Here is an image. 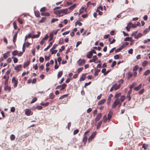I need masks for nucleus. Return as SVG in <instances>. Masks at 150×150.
<instances>
[{"mask_svg": "<svg viewBox=\"0 0 150 150\" xmlns=\"http://www.w3.org/2000/svg\"><path fill=\"white\" fill-rule=\"evenodd\" d=\"M120 100L119 99H117L114 102L112 106V108H115L118 105L120 104Z\"/></svg>", "mask_w": 150, "mask_h": 150, "instance_id": "nucleus-1", "label": "nucleus"}, {"mask_svg": "<svg viewBox=\"0 0 150 150\" xmlns=\"http://www.w3.org/2000/svg\"><path fill=\"white\" fill-rule=\"evenodd\" d=\"M67 85L66 83H64L62 85H59L56 88V89H59L60 91L64 90L67 86Z\"/></svg>", "mask_w": 150, "mask_h": 150, "instance_id": "nucleus-2", "label": "nucleus"}, {"mask_svg": "<svg viewBox=\"0 0 150 150\" xmlns=\"http://www.w3.org/2000/svg\"><path fill=\"white\" fill-rule=\"evenodd\" d=\"M12 82L13 83V86L14 87H16L18 85V80L16 79L15 77H13L12 79Z\"/></svg>", "mask_w": 150, "mask_h": 150, "instance_id": "nucleus-3", "label": "nucleus"}, {"mask_svg": "<svg viewBox=\"0 0 150 150\" xmlns=\"http://www.w3.org/2000/svg\"><path fill=\"white\" fill-rule=\"evenodd\" d=\"M78 65L79 66H83L86 63V60L84 59H79L78 61Z\"/></svg>", "mask_w": 150, "mask_h": 150, "instance_id": "nucleus-4", "label": "nucleus"}, {"mask_svg": "<svg viewBox=\"0 0 150 150\" xmlns=\"http://www.w3.org/2000/svg\"><path fill=\"white\" fill-rule=\"evenodd\" d=\"M102 116V114L101 113H98L96 117L95 118V120L96 122H97V121H98L101 118Z\"/></svg>", "mask_w": 150, "mask_h": 150, "instance_id": "nucleus-5", "label": "nucleus"}, {"mask_svg": "<svg viewBox=\"0 0 150 150\" xmlns=\"http://www.w3.org/2000/svg\"><path fill=\"white\" fill-rule=\"evenodd\" d=\"M22 67V66L21 64H19L18 65L15 67L14 69L15 70L18 72L21 70Z\"/></svg>", "mask_w": 150, "mask_h": 150, "instance_id": "nucleus-6", "label": "nucleus"}, {"mask_svg": "<svg viewBox=\"0 0 150 150\" xmlns=\"http://www.w3.org/2000/svg\"><path fill=\"white\" fill-rule=\"evenodd\" d=\"M95 134L93 132L89 137L88 139V141L89 142H90L93 139L95 136Z\"/></svg>", "mask_w": 150, "mask_h": 150, "instance_id": "nucleus-7", "label": "nucleus"}, {"mask_svg": "<svg viewBox=\"0 0 150 150\" xmlns=\"http://www.w3.org/2000/svg\"><path fill=\"white\" fill-rule=\"evenodd\" d=\"M97 59V56L96 55H94L93 57V58L92 59H90L89 62H94L95 63H97V62H96V60Z\"/></svg>", "mask_w": 150, "mask_h": 150, "instance_id": "nucleus-8", "label": "nucleus"}, {"mask_svg": "<svg viewBox=\"0 0 150 150\" xmlns=\"http://www.w3.org/2000/svg\"><path fill=\"white\" fill-rule=\"evenodd\" d=\"M11 89V87L8 86V84L4 85V90L5 91H8L9 92H10Z\"/></svg>", "mask_w": 150, "mask_h": 150, "instance_id": "nucleus-9", "label": "nucleus"}, {"mask_svg": "<svg viewBox=\"0 0 150 150\" xmlns=\"http://www.w3.org/2000/svg\"><path fill=\"white\" fill-rule=\"evenodd\" d=\"M113 86H114V89L115 90H118L121 87V84H119L117 85V83L115 84Z\"/></svg>", "mask_w": 150, "mask_h": 150, "instance_id": "nucleus-10", "label": "nucleus"}, {"mask_svg": "<svg viewBox=\"0 0 150 150\" xmlns=\"http://www.w3.org/2000/svg\"><path fill=\"white\" fill-rule=\"evenodd\" d=\"M10 51H7L6 53L3 54V57L5 59H6L10 56Z\"/></svg>", "mask_w": 150, "mask_h": 150, "instance_id": "nucleus-11", "label": "nucleus"}, {"mask_svg": "<svg viewBox=\"0 0 150 150\" xmlns=\"http://www.w3.org/2000/svg\"><path fill=\"white\" fill-rule=\"evenodd\" d=\"M106 100L105 99H104L101 100L98 103V105H100L103 104L106 101Z\"/></svg>", "mask_w": 150, "mask_h": 150, "instance_id": "nucleus-12", "label": "nucleus"}, {"mask_svg": "<svg viewBox=\"0 0 150 150\" xmlns=\"http://www.w3.org/2000/svg\"><path fill=\"white\" fill-rule=\"evenodd\" d=\"M112 111H111V110H110L109 111V113H108V120H110V119H111V118L112 117Z\"/></svg>", "mask_w": 150, "mask_h": 150, "instance_id": "nucleus-13", "label": "nucleus"}, {"mask_svg": "<svg viewBox=\"0 0 150 150\" xmlns=\"http://www.w3.org/2000/svg\"><path fill=\"white\" fill-rule=\"evenodd\" d=\"M142 84L141 83L138 86L134 88L133 89L135 91H138L141 89L142 88Z\"/></svg>", "mask_w": 150, "mask_h": 150, "instance_id": "nucleus-14", "label": "nucleus"}, {"mask_svg": "<svg viewBox=\"0 0 150 150\" xmlns=\"http://www.w3.org/2000/svg\"><path fill=\"white\" fill-rule=\"evenodd\" d=\"M86 77V74H82L81 77L80 78L79 81H82L84 80Z\"/></svg>", "mask_w": 150, "mask_h": 150, "instance_id": "nucleus-15", "label": "nucleus"}, {"mask_svg": "<svg viewBox=\"0 0 150 150\" xmlns=\"http://www.w3.org/2000/svg\"><path fill=\"white\" fill-rule=\"evenodd\" d=\"M38 33L37 35H34L32 36V38H38L40 35V32L39 31H38L37 32Z\"/></svg>", "mask_w": 150, "mask_h": 150, "instance_id": "nucleus-16", "label": "nucleus"}, {"mask_svg": "<svg viewBox=\"0 0 150 150\" xmlns=\"http://www.w3.org/2000/svg\"><path fill=\"white\" fill-rule=\"evenodd\" d=\"M17 34L18 32H16L14 34L13 36V41L14 43H15L16 41Z\"/></svg>", "mask_w": 150, "mask_h": 150, "instance_id": "nucleus-17", "label": "nucleus"}, {"mask_svg": "<svg viewBox=\"0 0 150 150\" xmlns=\"http://www.w3.org/2000/svg\"><path fill=\"white\" fill-rule=\"evenodd\" d=\"M52 42H50L49 43L47 47L44 49V51H46L47 50L52 46Z\"/></svg>", "mask_w": 150, "mask_h": 150, "instance_id": "nucleus-18", "label": "nucleus"}, {"mask_svg": "<svg viewBox=\"0 0 150 150\" xmlns=\"http://www.w3.org/2000/svg\"><path fill=\"white\" fill-rule=\"evenodd\" d=\"M95 72L94 74V76H96L98 75V73L100 71V70L99 69H95Z\"/></svg>", "mask_w": 150, "mask_h": 150, "instance_id": "nucleus-19", "label": "nucleus"}, {"mask_svg": "<svg viewBox=\"0 0 150 150\" xmlns=\"http://www.w3.org/2000/svg\"><path fill=\"white\" fill-rule=\"evenodd\" d=\"M93 54L90 51L87 54V57L89 59H90L92 58V57Z\"/></svg>", "mask_w": 150, "mask_h": 150, "instance_id": "nucleus-20", "label": "nucleus"}, {"mask_svg": "<svg viewBox=\"0 0 150 150\" xmlns=\"http://www.w3.org/2000/svg\"><path fill=\"white\" fill-rule=\"evenodd\" d=\"M30 62L29 61H28L25 62L23 65V67L24 68H25L27 67L30 64Z\"/></svg>", "mask_w": 150, "mask_h": 150, "instance_id": "nucleus-21", "label": "nucleus"}, {"mask_svg": "<svg viewBox=\"0 0 150 150\" xmlns=\"http://www.w3.org/2000/svg\"><path fill=\"white\" fill-rule=\"evenodd\" d=\"M62 9L57 11L54 12V13L58 15L59 14H62Z\"/></svg>", "mask_w": 150, "mask_h": 150, "instance_id": "nucleus-22", "label": "nucleus"}, {"mask_svg": "<svg viewBox=\"0 0 150 150\" xmlns=\"http://www.w3.org/2000/svg\"><path fill=\"white\" fill-rule=\"evenodd\" d=\"M31 112V110L29 109H27L25 112V114L26 115L29 116L30 115V113Z\"/></svg>", "mask_w": 150, "mask_h": 150, "instance_id": "nucleus-23", "label": "nucleus"}, {"mask_svg": "<svg viewBox=\"0 0 150 150\" xmlns=\"http://www.w3.org/2000/svg\"><path fill=\"white\" fill-rule=\"evenodd\" d=\"M102 120H101V121H99L98 122L97 125V127H96V128L97 129H98L100 127V126L102 124Z\"/></svg>", "mask_w": 150, "mask_h": 150, "instance_id": "nucleus-24", "label": "nucleus"}, {"mask_svg": "<svg viewBox=\"0 0 150 150\" xmlns=\"http://www.w3.org/2000/svg\"><path fill=\"white\" fill-rule=\"evenodd\" d=\"M46 19V18L45 17H43L42 18L41 20H40L39 22V23H42L45 22Z\"/></svg>", "mask_w": 150, "mask_h": 150, "instance_id": "nucleus-25", "label": "nucleus"}, {"mask_svg": "<svg viewBox=\"0 0 150 150\" xmlns=\"http://www.w3.org/2000/svg\"><path fill=\"white\" fill-rule=\"evenodd\" d=\"M150 73V70H147L145 71L143 74V76H147L149 75Z\"/></svg>", "mask_w": 150, "mask_h": 150, "instance_id": "nucleus-26", "label": "nucleus"}, {"mask_svg": "<svg viewBox=\"0 0 150 150\" xmlns=\"http://www.w3.org/2000/svg\"><path fill=\"white\" fill-rule=\"evenodd\" d=\"M34 13L36 17H39L40 16V13L38 11H34Z\"/></svg>", "mask_w": 150, "mask_h": 150, "instance_id": "nucleus-27", "label": "nucleus"}, {"mask_svg": "<svg viewBox=\"0 0 150 150\" xmlns=\"http://www.w3.org/2000/svg\"><path fill=\"white\" fill-rule=\"evenodd\" d=\"M41 14L42 16H49L50 15L48 12L42 13Z\"/></svg>", "mask_w": 150, "mask_h": 150, "instance_id": "nucleus-28", "label": "nucleus"}, {"mask_svg": "<svg viewBox=\"0 0 150 150\" xmlns=\"http://www.w3.org/2000/svg\"><path fill=\"white\" fill-rule=\"evenodd\" d=\"M76 6V4H74L72 6L69 7L68 8L70 10H72Z\"/></svg>", "mask_w": 150, "mask_h": 150, "instance_id": "nucleus-29", "label": "nucleus"}, {"mask_svg": "<svg viewBox=\"0 0 150 150\" xmlns=\"http://www.w3.org/2000/svg\"><path fill=\"white\" fill-rule=\"evenodd\" d=\"M63 72L62 71H59L58 74L57 75V78H59L61 77L62 76V75Z\"/></svg>", "mask_w": 150, "mask_h": 150, "instance_id": "nucleus-30", "label": "nucleus"}, {"mask_svg": "<svg viewBox=\"0 0 150 150\" xmlns=\"http://www.w3.org/2000/svg\"><path fill=\"white\" fill-rule=\"evenodd\" d=\"M139 68V66L138 65L134 66L133 68V71H136Z\"/></svg>", "mask_w": 150, "mask_h": 150, "instance_id": "nucleus-31", "label": "nucleus"}, {"mask_svg": "<svg viewBox=\"0 0 150 150\" xmlns=\"http://www.w3.org/2000/svg\"><path fill=\"white\" fill-rule=\"evenodd\" d=\"M87 137L86 136H84V137L83 139V142H84V144H85L87 141Z\"/></svg>", "mask_w": 150, "mask_h": 150, "instance_id": "nucleus-32", "label": "nucleus"}, {"mask_svg": "<svg viewBox=\"0 0 150 150\" xmlns=\"http://www.w3.org/2000/svg\"><path fill=\"white\" fill-rule=\"evenodd\" d=\"M49 104V103L48 102H47L46 103H40V105L42 106H48Z\"/></svg>", "mask_w": 150, "mask_h": 150, "instance_id": "nucleus-33", "label": "nucleus"}, {"mask_svg": "<svg viewBox=\"0 0 150 150\" xmlns=\"http://www.w3.org/2000/svg\"><path fill=\"white\" fill-rule=\"evenodd\" d=\"M131 27V24H130V23H129L127 26L126 27V29L128 31H130L129 29Z\"/></svg>", "mask_w": 150, "mask_h": 150, "instance_id": "nucleus-34", "label": "nucleus"}, {"mask_svg": "<svg viewBox=\"0 0 150 150\" xmlns=\"http://www.w3.org/2000/svg\"><path fill=\"white\" fill-rule=\"evenodd\" d=\"M142 35V34L140 33H138L137 35H136L135 36V38H139L141 37Z\"/></svg>", "mask_w": 150, "mask_h": 150, "instance_id": "nucleus-35", "label": "nucleus"}, {"mask_svg": "<svg viewBox=\"0 0 150 150\" xmlns=\"http://www.w3.org/2000/svg\"><path fill=\"white\" fill-rule=\"evenodd\" d=\"M148 62L147 61H144L142 63V66L143 67H145L148 64Z\"/></svg>", "mask_w": 150, "mask_h": 150, "instance_id": "nucleus-36", "label": "nucleus"}, {"mask_svg": "<svg viewBox=\"0 0 150 150\" xmlns=\"http://www.w3.org/2000/svg\"><path fill=\"white\" fill-rule=\"evenodd\" d=\"M10 138L11 141H13L15 139V137L14 135L11 134L10 136Z\"/></svg>", "mask_w": 150, "mask_h": 150, "instance_id": "nucleus-37", "label": "nucleus"}, {"mask_svg": "<svg viewBox=\"0 0 150 150\" xmlns=\"http://www.w3.org/2000/svg\"><path fill=\"white\" fill-rule=\"evenodd\" d=\"M83 67H81L79 68L77 70V72L78 74H79L80 73V72L82 71V70L83 69Z\"/></svg>", "mask_w": 150, "mask_h": 150, "instance_id": "nucleus-38", "label": "nucleus"}, {"mask_svg": "<svg viewBox=\"0 0 150 150\" xmlns=\"http://www.w3.org/2000/svg\"><path fill=\"white\" fill-rule=\"evenodd\" d=\"M103 121L104 123L106 122L107 120L108 119V118H107V116L106 115H105L104 116L103 118Z\"/></svg>", "mask_w": 150, "mask_h": 150, "instance_id": "nucleus-39", "label": "nucleus"}, {"mask_svg": "<svg viewBox=\"0 0 150 150\" xmlns=\"http://www.w3.org/2000/svg\"><path fill=\"white\" fill-rule=\"evenodd\" d=\"M136 85V83L135 82L133 83L132 84H131L129 86V88L130 89H131L132 88H133L134 86H135Z\"/></svg>", "mask_w": 150, "mask_h": 150, "instance_id": "nucleus-40", "label": "nucleus"}, {"mask_svg": "<svg viewBox=\"0 0 150 150\" xmlns=\"http://www.w3.org/2000/svg\"><path fill=\"white\" fill-rule=\"evenodd\" d=\"M77 25H78L79 26H81L82 25V23L79 21H77L75 23V26H76Z\"/></svg>", "mask_w": 150, "mask_h": 150, "instance_id": "nucleus-41", "label": "nucleus"}, {"mask_svg": "<svg viewBox=\"0 0 150 150\" xmlns=\"http://www.w3.org/2000/svg\"><path fill=\"white\" fill-rule=\"evenodd\" d=\"M132 76V74L129 72L128 74L127 79H129Z\"/></svg>", "mask_w": 150, "mask_h": 150, "instance_id": "nucleus-42", "label": "nucleus"}, {"mask_svg": "<svg viewBox=\"0 0 150 150\" xmlns=\"http://www.w3.org/2000/svg\"><path fill=\"white\" fill-rule=\"evenodd\" d=\"M84 8V7H81V9L79 10V15L81 14V13L83 12Z\"/></svg>", "mask_w": 150, "mask_h": 150, "instance_id": "nucleus-43", "label": "nucleus"}, {"mask_svg": "<svg viewBox=\"0 0 150 150\" xmlns=\"http://www.w3.org/2000/svg\"><path fill=\"white\" fill-rule=\"evenodd\" d=\"M12 58L13 59V61L14 63H16L18 61V59L16 57H12Z\"/></svg>", "mask_w": 150, "mask_h": 150, "instance_id": "nucleus-44", "label": "nucleus"}, {"mask_svg": "<svg viewBox=\"0 0 150 150\" xmlns=\"http://www.w3.org/2000/svg\"><path fill=\"white\" fill-rule=\"evenodd\" d=\"M68 96V94H65L61 96L59 98V99H62L64 98H66Z\"/></svg>", "mask_w": 150, "mask_h": 150, "instance_id": "nucleus-45", "label": "nucleus"}, {"mask_svg": "<svg viewBox=\"0 0 150 150\" xmlns=\"http://www.w3.org/2000/svg\"><path fill=\"white\" fill-rule=\"evenodd\" d=\"M9 79V76H7V78L5 79L4 81V85L8 84V80Z\"/></svg>", "mask_w": 150, "mask_h": 150, "instance_id": "nucleus-46", "label": "nucleus"}, {"mask_svg": "<svg viewBox=\"0 0 150 150\" xmlns=\"http://www.w3.org/2000/svg\"><path fill=\"white\" fill-rule=\"evenodd\" d=\"M18 22L21 24H22L23 22V20L20 18H18Z\"/></svg>", "mask_w": 150, "mask_h": 150, "instance_id": "nucleus-47", "label": "nucleus"}, {"mask_svg": "<svg viewBox=\"0 0 150 150\" xmlns=\"http://www.w3.org/2000/svg\"><path fill=\"white\" fill-rule=\"evenodd\" d=\"M46 8L45 7H43L40 9V12H44L46 11Z\"/></svg>", "mask_w": 150, "mask_h": 150, "instance_id": "nucleus-48", "label": "nucleus"}, {"mask_svg": "<svg viewBox=\"0 0 150 150\" xmlns=\"http://www.w3.org/2000/svg\"><path fill=\"white\" fill-rule=\"evenodd\" d=\"M37 100V98L36 97L34 98L31 100L30 103H33L35 102Z\"/></svg>", "mask_w": 150, "mask_h": 150, "instance_id": "nucleus-49", "label": "nucleus"}, {"mask_svg": "<svg viewBox=\"0 0 150 150\" xmlns=\"http://www.w3.org/2000/svg\"><path fill=\"white\" fill-rule=\"evenodd\" d=\"M18 54V52L17 50H14L12 52V55L14 56H15L17 55Z\"/></svg>", "mask_w": 150, "mask_h": 150, "instance_id": "nucleus-50", "label": "nucleus"}, {"mask_svg": "<svg viewBox=\"0 0 150 150\" xmlns=\"http://www.w3.org/2000/svg\"><path fill=\"white\" fill-rule=\"evenodd\" d=\"M62 14H66L67 13V9H62Z\"/></svg>", "mask_w": 150, "mask_h": 150, "instance_id": "nucleus-51", "label": "nucleus"}, {"mask_svg": "<svg viewBox=\"0 0 150 150\" xmlns=\"http://www.w3.org/2000/svg\"><path fill=\"white\" fill-rule=\"evenodd\" d=\"M54 97V96L52 93H51L49 95V98L50 99H53Z\"/></svg>", "mask_w": 150, "mask_h": 150, "instance_id": "nucleus-52", "label": "nucleus"}, {"mask_svg": "<svg viewBox=\"0 0 150 150\" xmlns=\"http://www.w3.org/2000/svg\"><path fill=\"white\" fill-rule=\"evenodd\" d=\"M116 62L115 61H114L112 62V64L111 66L112 67H113L115 66L116 65Z\"/></svg>", "mask_w": 150, "mask_h": 150, "instance_id": "nucleus-53", "label": "nucleus"}, {"mask_svg": "<svg viewBox=\"0 0 150 150\" xmlns=\"http://www.w3.org/2000/svg\"><path fill=\"white\" fill-rule=\"evenodd\" d=\"M53 38V34H52V33H51L50 35V38L49 40V41L50 42L52 40Z\"/></svg>", "mask_w": 150, "mask_h": 150, "instance_id": "nucleus-54", "label": "nucleus"}, {"mask_svg": "<svg viewBox=\"0 0 150 150\" xmlns=\"http://www.w3.org/2000/svg\"><path fill=\"white\" fill-rule=\"evenodd\" d=\"M121 95V93H117L115 95V98H117L119 97Z\"/></svg>", "mask_w": 150, "mask_h": 150, "instance_id": "nucleus-55", "label": "nucleus"}, {"mask_svg": "<svg viewBox=\"0 0 150 150\" xmlns=\"http://www.w3.org/2000/svg\"><path fill=\"white\" fill-rule=\"evenodd\" d=\"M125 99V96L123 95L121 96L120 97V100L121 102H123Z\"/></svg>", "mask_w": 150, "mask_h": 150, "instance_id": "nucleus-56", "label": "nucleus"}, {"mask_svg": "<svg viewBox=\"0 0 150 150\" xmlns=\"http://www.w3.org/2000/svg\"><path fill=\"white\" fill-rule=\"evenodd\" d=\"M58 20V19L57 18H53L52 19L51 21V23H52L55 21H57Z\"/></svg>", "mask_w": 150, "mask_h": 150, "instance_id": "nucleus-57", "label": "nucleus"}, {"mask_svg": "<svg viewBox=\"0 0 150 150\" xmlns=\"http://www.w3.org/2000/svg\"><path fill=\"white\" fill-rule=\"evenodd\" d=\"M63 39L62 38H61L60 39L59 41V44H63Z\"/></svg>", "mask_w": 150, "mask_h": 150, "instance_id": "nucleus-58", "label": "nucleus"}, {"mask_svg": "<svg viewBox=\"0 0 150 150\" xmlns=\"http://www.w3.org/2000/svg\"><path fill=\"white\" fill-rule=\"evenodd\" d=\"M13 26L15 29L16 30L17 28V26L15 22H14L13 23Z\"/></svg>", "mask_w": 150, "mask_h": 150, "instance_id": "nucleus-59", "label": "nucleus"}, {"mask_svg": "<svg viewBox=\"0 0 150 150\" xmlns=\"http://www.w3.org/2000/svg\"><path fill=\"white\" fill-rule=\"evenodd\" d=\"M130 23L131 24V26L133 28H135L137 26L136 24V23H135L134 24H133L131 23Z\"/></svg>", "mask_w": 150, "mask_h": 150, "instance_id": "nucleus-60", "label": "nucleus"}, {"mask_svg": "<svg viewBox=\"0 0 150 150\" xmlns=\"http://www.w3.org/2000/svg\"><path fill=\"white\" fill-rule=\"evenodd\" d=\"M64 49H65L64 46V45L62 46L61 47V48L59 49V52H61L63 50H64Z\"/></svg>", "mask_w": 150, "mask_h": 150, "instance_id": "nucleus-61", "label": "nucleus"}, {"mask_svg": "<svg viewBox=\"0 0 150 150\" xmlns=\"http://www.w3.org/2000/svg\"><path fill=\"white\" fill-rule=\"evenodd\" d=\"M120 58V56L118 54L115 55L114 56V58L115 59H118Z\"/></svg>", "mask_w": 150, "mask_h": 150, "instance_id": "nucleus-62", "label": "nucleus"}, {"mask_svg": "<svg viewBox=\"0 0 150 150\" xmlns=\"http://www.w3.org/2000/svg\"><path fill=\"white\" fill-rule=\"evenodd\" d=\"M79 132V130L78 129H77L74 130L73 132V134L75 135L76 134H77Z\"/></svg>", "mask_w": 150, "mask_h": 150, "instance_id": "nucleus-63", "label": "nucleus"}, {"mask_svg": "<svg viewBox=\"0 0 150 150\" xmlns=\"http://www.w3.org/2000/svg\"><path fill=\"white\" fill-rule=\"evenodd\" d=\"M39 61L41 62H43L44 61V59L42 57H40L39 58Z\"/></svg>", "mask_w": 150, "mask_h": 150, "instance_id": "nucleus-64", "label": "nucleus"}]
</instances>
